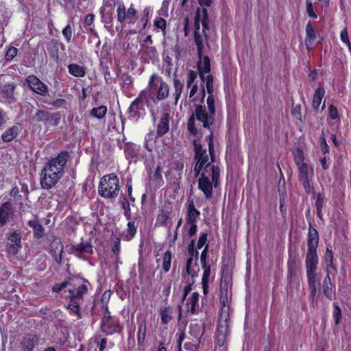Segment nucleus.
Instances as JSON below:
<instances>
[{
  "label": "nucleus",
  "instance_id": "nucleus-1",
  "mask_svg": "<svg viewBox=\"0 0 351 351\" xmlns=\"http://www.w3.org/2000/svg\"><path fill=\"white\" fill-rule=\"evenodd\" d=\"M319 237L317 229L312 226L309 222L307 234V252L305 258L306 274L307 283L310 290V299L313 303L317 295V283L319 282L318 274L317 273L319 256L317 254V247Z\"/></svg>",
  "mask_w": 351,
  "mask_h": 351
},
{
  "label": "nucleus",
  "instance_id": "nucleus-2",
  "mask_svg": "<svg viewBox=\"0 0 351 351\" xmlns=\"http://www.w3.org/2000/svg\"><path fill=\"white\" fill-rule=\"evenodd\" d=\"M293 160L298 170V180L302 183L306 194L315 195V189L310 180V177L313 175V170L311 168V175L308 172V165L304 162L305 156L302 149L297 147L293 152Z\"/></svg>",
  "mask_w": 351,
  "mask_h": 351
},
{
  "label": "nucleus",
  "instance_id": "nucleus-3",
  "mask_svg": "<svg viewBox=\"0 0 351 351\" xmlns=\"http://www.w3.org/2000/svg\"><path fill=\"white\" fill-rule=\"evenodd\" d=\"M194 110V112L188 120L187 129L191 134L196 136L197 134V129L195 127V119L202 123L204 128L210 129V126L214 123L215 116L210 114L209 111L207 112L206 106L202 104H195Z\"/></svg>",
  "mask_w": 351,
  "mask_h": 351
},
{
  "label": "nucleus",
  "instance_id": "nucleus-4",
  "mask_svg": "<svg viewBox=\"0 0 351 351\" xmlns=\"http://www.w3.org/2000/svg\"><path fill=\"white\" fill-rule=\"evenodd\" d=\"M119 191V179L114 173L104 176L99 182V193L101 196L114 198Z\"/></svg>",
  "mask_w": 351,
  "mask_h": 351
},
{
  "label": "nucleus",
  "instance_id": "nucleus-5",
  "mask_svg": "<svg viewBox=\"0 0 351 351\" xmlns=\"http://www.w3.org/2000/svg\"><path fill=\"white\" fill-rule=\"evenodd\" d=\"M63 174L60 171H55L54 169L45 166L42 171L40 184L45 189H50L54 186Z\"/></svg>",
  "mask_w": 351,
  "mask_h": 351
},
{
  "label": "nucleus",
  "instance_id": "nucleus-6",
  "mask_svg": "<svg viewBox=\"0 0 351 351\" xmlns=\"http://www.w3.org/2000/svg\"><path fill=\"white\" fill-rule=\"evenodd\" d=\"M60 119L61 114L59 112L51 113L41 110H38L32 117L34 121L43 122L48 127L57 126L60 123Z\"/></svg>",
  "mask_w": 351,
  "mask_h": 351
},
{
  "label": "nucleus",
  "instance_id": "nucleus-7",
  "mask_svg": "<svg viewBox=\"0 0 351 351\" xmlns=\"http://www.w3.org/2000/svg\"><path fill=\"white\" fill-rule=\"evenodd\" d=\"M195 159L197 160L194 167V172L195 176H199L202 173V171H204V169L208 162V156L206 154V150L203 149L200 144H197L195 142Z\"/></svg>",
  "mask_w": 351,
  "mask_h": 351
},
{
  "label": "nucleus",
  "instance_id": "nucleus-8",
  "mask_svg": "<svg viewBox=\"0 0 351 351\" xmlns=\"http://www.w3.org/2000/svg\"><path fill=\"white\" fill-rule=\"evenodd\" d=\"M68 158L69 153L67 152H62L56 158L50 160L46 166L54 169L55 171H60V173L63 174L64 168L66 164Z\"/></svg>",
  "mask_w": 351,
  "mask_h": 351
},
{
  "label": "nucleus",
  "instance_id": "nucleus-9",
  "mask_svg": "<svg viewBox=\"0 0 351 351\" xmlns=\"http://www.w3.org/2000/svg\"><path fill=\"white\" fill-rule=\"evenodd\" d=\"M206 171H202L198 179V189L202 191L206 199H210L213 195V184Z\"/></svg>",
  "mask_w": 351,
  "mask_h": 351
},
{
  "label": "nucleus",
  "instance_id": "nucleus-10",
  "mask_svg": "<svg viewBox=\"0 0 351 351\" xmlns=\"http://www.w3.org/2000/svg\"><path fill=\"white\" fill-rule=\"evenodd\" d=\"M8 241L9 242L7 245L8 252L12 255H16L21 247V236L20 232L15 231L10 233L8 237Z\"/></svg>",
  "mask_w": 351,
  "mask_h": 351
},
{
  "label": "nucleus",
  "instance_id": "nucleus-11",
  "mask_svg": "<svg viewBox=\"0 0 351 351\" xmlns=\"http://www.w3.org/2000/svg\"><path fill=\"white\" fill-rule=\"evenodd\" d=\"M102 331L107 335H112L120 331L119 324L109 315H105L101 321Z\"/></svg>",
  "mask_w": 351,
  "mask_h": 351
},
{
  "label": "nucleus",
  "instance_id": "nucleus-12",
  "mask_svg": "<svg viewBox=\"0 0 351 351\" xmlns=\"http://www.w3.org/2000/svg\"><path fill=\"white\" fill-rule=\"evenodd\" d=\"M27 81L30 88L35 93L44 95L47 91V86L36 76L31 75L27 77Z\"/></svg>",
  "mask_w": 351,
  "mask_h": 351
},
{
  "label": "nucleus",
  "instance_id": "nucleus-13",
  "mask_svg": "<svg viewBox=\"0 0 351 351\" xmlns=\"http://www.w3.org/2000/svg\"><path fill=\"white\" fill-rule=\"evenodd\" d=\"M199 294L197 292H193L188 298L186 303V315H195L197 313L199 308Z\"/></svg>",
  "mask_w": 351,
  "mask_h": 351
},
{
  "label": "nucleus",
  "instance_id": "nucleus-14",
  "mask_svg": "<svg viewBox=\"0 0 351 351\" xmlns=\"http://www.w3.org/2000/svg\"><path fill=\"white\" fill-rule=\"evenodd\" d=\"M298 271V260L296 256L289 254L287 261V279L289 284H291L295 279Z\"/></svg>",
  "mask_w": 351,
  "mask_h": 351
},
{
  "label": "nucleus",
  "instance_id": "nucleus-15",
  "mask_svg": "<svg viewBox=\"0 0 351 351\" xmlns=\"http://www.w3.org/2000/svg\"><path fill=\"white\" fill-rule=\"evenodd\" d=\"M317 38L316 31L311 22H308L306 25V47L308 51H311L315 45V40Z\"/></svg>",
  "mask_w": 351,
  "mask_h": 351
},
{
  "label": "nucleus",
  "instance_id": "nucleus-16",
  "mask_svg": "<svg viewBox=\"0 0 351 351\" xmlns=\"http://www.w3.org/2000/svg\"><path fill=\"white\" fill-rule=\"evenodd\" d=\"M146 93H141L138 98H136L130 105L128 112L130 114L136 112L138 110L141 109L144 104L148 107H151V101L146 97Z\"/></svg>",
  "mask_w": 351,
  "mask_h": 351
},
{
  "label": "nucleus",
  "instance_id": "nucleus-17",
  "mask_svg": "<svg viewBox=\"0 0 351 351\" xmlns=\"http://www.w3.org/2000/svg\"><path fill=\"white\" fill-rule=\"evenodd\" d=\"M38 342V337L34 334H27L22 339L21 348L23 351H32Z\"/></svg>",
  "mask_w": 351,
  "mask_h": 351
},
{
  "label": "nucleus",
  "instance_id": "nucleus-18",
  "mask_svg": "<svg viewBox=\"0 0 351 351\" xmlns=\"http://www.w3.org/2000/svg\"><path fill=\"white\" fill-rule=\"evenodd\" d=\"M169 130V114L164 113L157 125V136L162 137Z\"/></svg>",
  "mask_w": 351,
  "mask_h": 351
},
{
  "label": "nucleus",
  "instance_id": "nucleus-19",
  "mask_svg": "<svg viewBox=\"0 0 351 351\" xmlns=\"http://www.w3.org/2000/svg\"><path fill=\"white\" fill-rule=\"evenodd\" d=\"M200 216V211L195 208L193 201L189 202L186 215V223H197V219Z\"/></svg>",
  "mask_w": 351,
  "mask_h": 351
},
{
  "label": "nucleus",
  "instance_id": "nucleus-20",
  "mask_svg": "<svg viewBox=\"0 0 351 351\" xmlns=\"http://www.w3.org/2000/svg\"><path fill=\"white\" fill-rule=\"evenodd\" d=\"M210 170L211 171L212 180L210 182H212L213 188H216L218 186L219 183V168L217 166L212 165L211 163H207L204 171L208 173Z\"/></svg>",
  "mask_w": 351,
  "mask_h": 351
},
{
  "label": "nucleus",
  "instance_id": "nucleus-21",
  "mask_svg": "<svg viewBox=\"0 0 351 351\" xmlns=\"http://www.w3.org/2000/svg\"><path fill=\"white\" fill-rule=\"evenodd\" d=\"M325 90L323 87H317L315 91L313 98L312 107L315 112H317L319 106L322 103V99L325 95Z\"/></svg>",
  "mask_w": 351,
  "mask_h": 351
},
{
  "label": "nucleus",
  "instance_id": "nucleus-22",
  "mask_svg": "<svg viewBox=\"0 0 351 351\" xmlns=\"http://www.w3.org/2000/svg\"><path fill=\"white\" fill-rule=\"evenodd\" d=\"M161 324L166 325L173 319V309L170 306H161L159 310Z\"/></svg>",
  "mask_w": 351,
  "mask_h": 351
},
{
  "label": "nucleus",
  "instance_id": "nucleus-23",
  "mask_svg": "<svg viewBox=\"0 0 351 351\" xmlns=\"http://www.w3.org/2000/svg\"><path fill=\"white\" fill-rule=\"evenodd\" d=\"M12 205L10 202H5L0 208V223L5 224L9 220Z\"/></svg>",
  "mask_w": 351,
  "mask_h": 351
},
{
  "label": "nucleus",
  "instance_id": "nucleus-24",
  "mask_svg": "<svg viewBox=\"0 0 351 351\" xmlns=\"http://www.w3.org/2000/svg\"><path fill=\"white\" fill-rule=\"evenodd\" d=\"M197 69L204 71V72H210V60L208 56H198V61L197 63Z\"/></svg>",
  "mask_w": 351,
  "mask_h": 351
},
{
  "label": "nucleus",
  "instance_id": "nucleus-25",
  "mask_svg": "<svg viewBox=\"0 0 351 351\" xmlns=\"http://www.w3.org/2000/svg\"><path fill=\"white\" fill-rule=\"evenodd\" d=\"M28 225L33 228L34 236L36 238L40 239L43 237L44 228L38 219L29 221Z\"/></svg>",
  "mask_w": 351,
  "mask_h": 351
},
{
  "label": "nucleus",
  "instance_id": "nucleus-26",
  "mask_svg": "<svg viewBox=\"0 0 351 351\" xmlns=\"http://www.w3.org/2000/svg\"><path fill=\"white\" fill-rule=\"evenodd\" d=\"M19 128L16 125L12 127L2 134V140L5 143L12 141L18 135Z\"/></svg>",
  "mask_w": 351,
  "mask_h": 351
},
{
  "label": "nucleus",
  "instance_id": "nucleus-27",
  "mask_svg": "<svg viewBox=\"0 0 351 351\" xmlns=\"http://www.w3.org/2000/svg\"><path fill=\"white\" fill-rule=\"evenodd\" d=\"M335 289V285L331 283H322V291L326 298L329 300L335 299L334 289Z\"/></svg>",
  "mask_w": 351,
  "mask_h": 351
},
{
  "label": "nucleus",
  "instance_id": "nucleus-28",
  "mask_svg": "<svg viewBox=\"0 0 351 351\" xmlns=\"http://www.w3.org/2000/svg\"><path fill=\"white\" fill-rule=\"evenodd\" d=\"M88 289L86 285H82V286L75 288L73 289H69V295L71 300L75 298H82V296L86 293Z\"/></svg>",
  "mask_w": 351,
  "mask_h": 351
},
{
  "label": "nucleus",
  "instance_id": "nucleus-29",
  "mask_svg": "<svg viewBox=\"0 0 351 351\" xmlns=\"http://www.w3.org/2000/svg\"><path fill=\"white\" fill-rule=\"evenodd\" d=\"M50 252L52 256H56L58 252L60 254L63 252V245L60 239L56 238L51 242Z\"/></svg>",
  "mask_w": 351,
  "mask_h": 351
},
{
  "label": "nucleus",
  "instance_id": "nucleus-30",
  "mask_svg": "<svg viewBox=\"0 0 351 351\" xmlns=\"http://www.w3.org/2000/svg\"><path fill=\"white\" fill-rule=\"evenodd\" d=\"M92 245L90 243H81L73 246V249L80 254H92Z\"/></svg>",
  "mask_w": 351,
  "mask_h": 351
},
{
  "label": "nucleus",
  "instance_id": "nucleus-31",
  "mask_svg": "<svg viewBox=\"0 0 351 351\" xmlns=\"http://www.w3.org/2000/svg\"><path fill=\"white\" fill-rule=\"evenodd\" d=\"M69 73L75 77H84L85 75V69L83 66L78 64H72L69 66Z\"/></svg>",
  "mask_w": 351,
  "mask_h": 351
},
{
  "label": "nucleus",
  "instance_id": "nucleus-32",
  "mask_svg": "<svg viewBox=\"0 0 351 351\" xmlns=\"http://www.w3.org/2000/svg\"><path fill=\"white\" fill-rule=\"evenodd\" d=\"M333 311H332V317L334 319V322L336 326H338L342 318V313L341 309L339 307L337 302H335L332 304Z\"/></svg>",
  "mask_w": 351,
  "mask_h": 351
},
{
  "label": "nucleus",
  "instance_id": "nucleus-33",
  "mask_svg": "<svg viewBox=\"0 0 351 351\" xmlns=\"http://www.w3.org/2000/svg\"><path fill=\"white\" fill-rule=\"evenodd\" d=\"M203 38L200 33L194 32V42L197 47L198 56H202L204 53V43Z\"/></svg>",
  "mask_w": 351,
  "mask_h": 351
},
{
  "label": "nucleus",
  "instance_id": "nucleus-34",
  "mask_svg": "<svg viewBox=\"0 0 351 351\" xmlns=\"http://www.w3.org/2000/svg\"><path fill=\"white\" fill-rule=\"evenodd\" d=\"M171 258L172 256L171 252L169 250L166 251L163 255L162 264V268L165 273L168 272L170 269Z\"/></svg>",
  "mask_w": 351,
  "mask_h": 351
},
{
  "label": "nucleus",
  "instance_id": "nucleus-35",
  "mask_svg": "<svg viewBox=\"0 0 351 351\" xmlns=\"http://www.w3.org/2000/svg\"><path fill=\"white\" fill-rule=\"evenodd\" d=\"M169 88L167 83L161 82L158 90L157 97L158 99H164L169 95Z\"/></svg>",
  "mask_w": 351,
  "mask_h": 351
},
{
  "label": "nucleus",
  "instance_id": "nucleus-36",
  "mask_svg": "<svg viewBox=\"0 0 351 351\" xmlns=\"http://www.w3.org/2000/svg\"><path fill=\"white\" fill-rule=\"evenodd\" d=\"M107 112V108L105 106H101L97 108H94L90 110V115L99 119L105 117Z\"/></svg>",
  "mask_w": 351,
  "mask_h": 351
},
{
  "label": "nucleus",
  "instance_id": "nucleus-37",
  "mask_svg": "<svg viewBox=\"0 0 351 351\" xmlns=\"http://www.w3.org/2000/svg\"><path fill=\"white\" fill-rule=\"evenodd\" d=\"M206 82L204 83L205 89L208 93V95H214V77L213 75L208 74L207 75Z\"/></svg>",
  "mask_w": 351,
  "mask_h": 351
},
{
  "label": "nucleus",
  "instance_id": "nucleus-38",
  "mask_svg": "<svg viewBox=\"0 0 351 351\" xmlns=\"http://www.w3.org/2000/svg\"><path fill=\"white\" fill-rule=\"evenodd\" d=\"M173 84L175 88V100L176 102H177L181 96L184 85L178 79L173 80Z\"/></svg>",
  "mask_w": 351,
  "mask_h": 351
},
{
  "label": "nucleus",
  "instance_id": "nucleus-39",
  "mask_svg": "<svg viewBox=\"0 0 351 351\" xmlns=\"http://www.w3.org/2000/svg\"><path fill=\"white\" fill-rule=\"evenodd\" d=\"M206 104L208 106V110L210 112V114H214L215 116L216 108H215V98L214 95H208L206 99Z\"/></svg>",
  "mask_w": 351,
  "mask_h": 351
},
{
  "label": "nucleus",
  "instance_id": "nucleus-40",
  "mask_svg": "<svg viewBox=\"0 0 351 351\" xmlns=\"http://www.w3.org/2000/svg\"><path fill=\"white\" fill-rule=\"evenodd\" d=\"M169 219V214L162 210L157 216L156 223H158L159 226H167Z\"/></svg>",
  "mask_w": 351,
  "mask_h": 351
},
{
  "label": "nucleus",
  "instance_id": "nucleus-41",
  "mask_svg": "<svg viewBox=\"0 0 351 351\" xmlns=\"http://www.w3.org/2000/svg\"><path fill=\"white\" fill-rule=\"evenodd\" d=\"M125 19H127L125 7L124 4L119 3L117 8V20L119 22L122 23Z\"/></svg>",
  "mask_w": 351,
  "mask_h": 351
},
{
  "label": "nucleus",
  "instance_id": "nucleus-42",
  "mask_svg": "<svg viewBox=\"0 0 351 351\" xmlns=\"http://www.w3.org/2000/svg\"><path fill=\"white\" fill-rule=\"evenodd\" d=\"M163 185L164 181L161 174V168L160 166H158L156 169H155V188L160 187Z\"/></svg>",
  "mask_w": 351,
  "mask_h": 351
},
{
  "label": "nucleus",
  "instance_id": "nucleus-43",
  "mask_svg": "<svg viewBox=\"0 0 351 351\" xmlns=\"http://www.w3.org/2000/svg\"><path fill=\"white\" fill-rule=\"evenodd\" d=\"M340 39L342 43H343L351 51V43L349 40L348 32L346 27H344L343 29L341 30L340 34Z\"/></svg>",
  "mask_w": 351,
  "mask_h": 351
},
{
  "label": "nucleus",
  "instance_id": "nucleus-44",
  "mask_svg": "<svg viewBox=\"0 0 351 351\" xmlns=\"http://www.w3.org/2000/svg\"><path fill=\"white\" fill-rule=\"evenodd\" d=\"M306 10L308 17L314 19H317V14L315 13L313 9V4L309 0H306Z\"/></svg>",
  "mask_w": 351,
  "mask_h": 351
},
{
  "label": "nucleus",
  "instance_id": "nucleus-45",
  "mask_svg": "<svg viewBox=\"0 0 351 351\" xmlns=\"http://www.w3.org/2000/svg\"><path fill=\"white\" fill-rule=\"evenodd\" d=\"M153 139V134L151 132L147 134L145 138L144 146L150 152H152V149L154 148Z\"/></svg>",
  "mask_w": 351,
  "mask_h": 351
},
{
  "label": "nucleus",
  "instance_id": "nucleus-46",
  "mask_svg": "<svg viewBox=\"0 0 351 351\" xmlns=\"http://www.w3.org/2000/svg\"><path fill=\"white\" fill-rule=\"evenodd\" d=\"M328 117L331 120L340 119L337 108L332 104L328 106Z\"/></svg>",
  "mask_w": 351,
  "mask_h": 351
},
{
  "label": "nucleus",
  "instance_id": "nucleus-47",
  "mask_svg": "<svg viewBox=\"0 0 351 351\" xmlns=\"http://www.w3.org/2000/svg\"><path fill=\"white\" fill-rule=\"evenodd\" d=\"M187 250H188L189 255L191 256H195V261H197L199 252L195 248V240H193V239L191 240L190 243L188 245Z\"/></svg>",
  "mask_w": 351,
  "mask_h": 351
},
{
  "label": "nucleus",
  "instance_id": "nucleus-48",
  "mask_svg": "<svg viewBox=\"0 0 351 351\" xmlns=\"http://www.w3.org/2000/svg\"><path fill=\"white\" fill-rule=\"evenodd\" d=\"M319 145L321 151L323 154H326L329 153V146L326 143V140L324 136V132L322 131V135L319 137Z\"/></svg>",
  "mask_w": 351,
  "mask_h": 351
},
{
  "label": "nucleus",
  "instance_id": "nucleus-49",
  "mask_svg": "<svg viewBox=\"0 0 351 351\" xmlns=\"http://www.w3.org/2000/svg\"><path fill=\"white\" fill-rule=\"evenodd\" d=\"M15 86L13 84H8L3 86L2 93L6 97H12L14 93Z\"/></svg>",
  "mask_w": 351,
  "mask_h": 351
},
{
  "label": "nucleus",
  "instance_id": "nucleus-50",
  "mask_svg": "<svg viewBox=\"0 0 351 351\" xmlns=\"http://www.w3.org/2000/svg\"><path fill=\"white\" fill-rule=\"evenodd\" d=\"M194 32L199 33L200 29V8H197L195 11L194 18Z\"/></svg>",
  "mask_w": 351,
  "mask_h": 351
},
{
  "label": "nucleus",
  "instance_id": "nucleus-51",
  "mask_svg": "<svg viewBox=\"0 0 351 351\" xmlns=\"http://www.w3.org/2000/svg\"><path fill=\"white\" fill-rule=\"evenodd\" d=\"M301 109V104H298L295 106L293 105L292 109L291 110V115L299 121L302 120Z\"/></svg>",
  "mask_w": 351,
  "mask_h": 351
},
{
  "label": "nucleus",
  "instance_id": "nucleus-52",
  "mask_svg": "<svg viewBox=\"0 0 351 351\" xmlns=\"http://www.w3.org/2000/svg\"><path fill=\"white\" fill-rule=\"evenodd\" d=\"M324 262L326 264L334 263V254L332 250H330L328 247H326L324 256Z\"/></svg>",
  "mask_w": 351,
  "mask_h": 351
},
{
  "label": "nucleus",
  "instance_id": "nucleus-53",
  "mask_svg": "<svg viewBox=\"0 0 351 351\" xmlns=\"http://www.w3.org/2000/svg\"><path fill=\"white\" fill-rule=\"evenodd\" d=\"M231 278V271L227 265H223L221 267V280L228 281Z\"/></svg>",
  "mask_w": 351,
  "mask_h": 351
},
{
  "label": "nucleus",
  "instance_id": "nucleus-54",
  "mask_svg": "<svg viewBox=\"0 0 351 351\" xmlns=\"http://www.w3.org/2000/svg\"><path fill=\"white\" fill-rule=\"evenodd\" d=\"M326 273L331 275L332 277L337 274V267L334 263L326 265Z\"/></svg>",
  "mask_w": 351,
  "mask_h": 351
},
{
  "label": "nucleus",
  "instance_id": "nucleus-55",
  "mask_svg": "<svg viewBox=\"0 0 351 351\" xmlns=\"http://www.w3.org/2000/svg\"><path fill=\"white\" fill-rule=\"evenodd\" d=\"M325 200V195L323 193H318L315 203V208H323Z\"/></svg>",
  "mask_w": 351,
  "mask_h": 351
},
{
  "label": "nucleus",
  "instance_id": "nucleus-56",
  "mask_svg": "<svg viewBox=\"0 0 351 351\" xmlns=\"http://www.w3.org/2000/svg\"><path fill=\"white\" fill-rule=\"evenodd\" d=\"M207 232H204L200 233L197 244V249L200 250L205 245L206 242L207 241Z\"/></svg>",
  "mask_w": 351,
  "mask_h": 351
},
{
  "label": "nucleus",
  "instance_id": "nucleus-57",
  "mask_svg": "<svg viewBox=\"0 0 351 351\" xmlns=\"http://www.w3.org/2000/svg\"><path fill=\"white\" fill-rule=\"evenodd\" d=\"M18 49L14 47H10L5 54V60H11L17 55Z\"/></svg>",
  "mask_w": 351,
  "mask_h": 351
},
{
  "label": "nucleus",
  "instance_id": "nucleus-58",
  "mask_svg": "<svg viewBox=\"0 0 351 351\" xmlns=\"http://www.w3.org/2000/svg\"><path fill=\"white\" fill-rule=\"evenodd\" d=\"M200 22L202 25L209 23L208 14L206 8H200Z\"/></svg>",
  "mask_w": 351,
  "mask_h": 351
},
{
  "label": "nucleus",
  "instance_id": "nucleus-59",
  "mask_svg": "<svg viewBox=\"0 0 351 351\" xmlns=\"http://www.w3.org/2000/svg\"><path fill=\"white\" fill-rule=\"evenodd\" d=\"M280 171L281 176H280V178L278 182V193H280V192L282 193V191H286L285 179L283 173L280 169Z\"/></svg>",
  "mask_w": 351,
  "mask_h": 351
},
{
  "label": "nucleus",
  "instance_id": "nucleus-60",
  "mask_svg": "<svg viewBox=\"0 0 351 351\" xmlns=\"http://www.w3.org/2000/svg\"><path fill=\"white\" fill-rule=\"evenodd\" d=\"M122 208L124 210L125 216L127 218V219H130V218H131V213H130V204H129L128 202L126 199L123 201V202H122Z\"/></svg>",
  "mask_w": 351,
  "mask_h": 351
},
{
  "label": "nucleus",
  "instance_id": "nucleus-61",
  "mask_svg": "<svg viewBox=\"0 0 351 351\" xmlns=\"http://www.w3.org/2000/svg\"><path fill=\"white\" fill-rule=\"evenodd\" d=\"M62 34L68 42L71 40L72 36V27L70 25H68L65 28H64L62 30Z\"/></svg>",
  "mask_w": 351,
  "mask_h": 351
},
{
  "label": "nucleus",
  "instance_id": "nucleus-62",
  "mask_svg": "<svg viewBox=\"0 0 351 351\" xmlns=\"http://www.w3.org/2000/svg\"><path fill=\"white\" fill-rule=\"evenodd\" d=\"M128 233L130 235V238H132L136 232V228L134 226V221H129L128 223Z\"/></svg>",
  "mask_w": 351,
  "mask_h": 351
},
{
  "label": "nucleus",
  "instance_id": "nucleus-63",
  "mask_svg": "<svg viewBox=\"0 0 351 351\" xmlns=\"http://www.w3.org/2000/svg\"><path fill=\"white\" fill-rule=\"evenodd\" d=\"M155 27L160 28L164 31L166 28V21L161 17L156 18L155 19Z\"/></svg>",
  "mask_w": 351,
  "mask_h": 351
},
{
  "label": "nucleus",
  "instance_id": "nucleus-64",
  "mask_svg": "<svg viewBox=\"0 0 351 351\" xmlns=\"http://www.w3.org/2000/svg\"><path fill=\"white\" fill-rule=\"evenodd\" d=\"M194 258H195V256H189V258L187 259L186 265V274L189 276H192V277L194 276V275L192 274V269H191V266H192Z\"/></svg>",
  "mask_w": 351,
  "mask_h": 351
}]
</instances>
